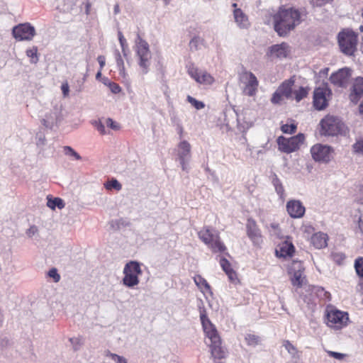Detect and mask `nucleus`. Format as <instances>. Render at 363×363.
I'll return each instance as SVG.
<instances>
[{
	"instance_id": "obj_26",
	"label": "nucleus",
	"mask_w": 363,
	"mask_h": 363,
	"mask_svg": "<svg viewBox=\"0 0 363 363\" xmlns=\"http://www.w3.org/2000/svg\"><path fill=\"white\" fill-rule=\"evenodd\" d=\"M191 145L186 140H183L178 145L179 159H190L191 158Z\"/></svg>"
},
{
	"instance_id": "obj_62",
	"label": "nucleus",
	"mask_w": 363,
	"mask_h": 363,
	"mask_svg": "<svg viewBox=\"0 0 363 363\" xmlns=\"http://www.w3.org/2000/svg\"><path fill=\"white\" fill-rule=\"evenodd\" d=\"M328 71H329L328 68H325V69L320 70V74L323 75V76L327 75L328 73Z\"/></svg>"
},
{
	"instance_id": "obj_3",
	"label": "nucleus",
	"mask_w": 363,
	"mask_h": 363,
	"mask_svg": "<svg viewBox=\"0 0 363 363\" xmlns=\"http://www.w3.org/2000/svg\"><path fill=\"white\" fill-rule=\"evenodd\" d=\"M135 50L138 65L143 74H147L150 66L151 52L149 49L148 43L144 40L139 35L135 40Z\"/></svg>"
},
{
	"instance_id": "obj_25",
	"label": "nucleus",
	"mask_w": 363,
	"mask_h": 363,
	"mask_svg": "<svg viewBox=\"0 0 363 363\" xmlns=\"http://www.w3.org/2000/svg\"><path fill=\"white\" fill-rule=\"evenodd\" d=\"M211 347V355L214 358L215 362L225 357L226 352L221 347V341L218 343L209 344Z\"/></svg>"
},
{
	"instance_id": "obj_5",
	"label": "nucleus",
	"mask_w": 363,
	"mask_h": 363,
	"mask_svg": "<svg viewBox=\"0 0 363 363\" xmlns=\"http://www.w3.org/2000/svg\"><path fill=\"white\" fill-rule=\"evenodd\" d=\"M326 319L327 325L337 330L347 325L349 315L346 312L330 308L327 309Z\"/></svg>"
},
{
	"instance_id": "obj_40",
	"label": "nucleus",
	"mask_w": 363,
	"mask_h": 363,
	"mask_svg": "<svg viewBox=\"0 0 363 363\" xmlns=\"http://www.w3.org/2000/svg\"><path fill=\"white\" fill-rule=\"evenodd\" d=\"M245 340L247 344L250 346H255L259 342V337L252 334L246 335Z\"/></svg>"
},
{
	"instance_id": "obj_49",
	"label": "nucleus",
	"mask_w": 363,
	"mask_h": 363,
	"mask_svg": "<svg viewBox=\"0 0 363 363\" xmlns=\"http://www.w3.org/2000/svg\"><path fill=\"white\" fill-rule=\"evenodd\" d=\"M281 129L284 133H293L296 129V125L295 124H284L281 126Z\"/></svg>"
},
{
	"instance_id": "obj_48",
	"label": "nucleus",
	"mask_w": 363,
	"mask_h": 363,
	"mask_svg": "<svg viewBox=\"0 0 363 363\" xmlns=\"http://www.w3.org/2000/svg\"><path fill=\"white\" fill-rule=\"evenodd\" d=\"M284 96L279 91V89L274 93L271 101L273 104H280Z\"/></svg>"
},
{
	"instance_id": "obj_43",
	"label": "nucleus",
	"mask_w": 363,
	"mask_h": 363,
	"mask_svg": "<svg viewBox=\"0 0 363 363\" xmlns=\"http://www.w3.org/2000/svg\"><path fill=\"white\" fill-rule=\"evenodd\" d=\"M187 101L194 106L197 110H200L204 108L205 105L202 101H197L196 99L191 96H187Z\"/></svg>"
},
{
	"instance_id": "obj_11",
	"label": "nucleus",
	"mask_w": 363,
	"mask_h": 363,
	"mask_svg": "<svg viewBox=\"0 0 363 363\" xmlns=\"http://www.w3.org/2000/svg\"><path fill=\"white\" fill-rule=\"evenodd\" d=\"M331 91L327 85H323L315 89L313 94V104L316 109L323 110L328 106V101Z\"/></svg>"
},
{
	"instance_id": "obj_58",
	"label": "nucleus",
	"mask_w": 363,
	"mask_h": 363,
	"mask_svg": "<svg viewBox=\"0 0 363 363\" xmlns=\"http://www.w3.org/2000/svg\"><path fill=\"white\" fill-rule=\"evenodd\" d=\"M358 227L360 231L363 233V211H361L359 220H358Z\"/></svg>"
},
{
	"instance_id": "obj_57",
	"label": "nucleus",
	"mask_w": 363,
	"mask_h": 363,
	"mask_svg": "<svg viewBox=\"0 0 363 363\" xmlns=\"http://www.w3.org/2000/svg\"><path fill=\"white\" fill-rule=\"evenodd\" d=\"M189 160H190V159L179 160L182 170L186 171V172L188 171Z\"/></svg>"
},
{
	"instance_id": "obj_20",
	"label": "nucleus",
	"mask_w": 363,
	"mask_h": 363,
	"mask_svg": "<svg viewBox=\"0 0 363 363\" xmlns=\"http://www.w3.org/2000/svg\"><path fill=\"white\" fill-rule=\"evenodd\" d=\"M294 252V246L291 241L285 240L280 243L276 249L277 257H291Z\"/></svg>"
},
{
	"instance_id": "obj_52",
	"label": "nucleus",
	"mask_w": 363,
	"mask_h": 363,
	"mask_svg": "<svg viewBox=\"0 0 363 363\" xmlns=\"http://www.w3.org/2000/svg\"><path fill=\"white\" fill-rule=\"evenodd\" d=\"M328 354H329L330 357H333L337 359H339V360L342 359L345 357V354L343 353H340V352H333V351H328Z\"/></svg>"
},
{
	"instance_id": "obj_2",
	"label": "nucleus",
	"mask_w": 363,
	"mask_h": 363,
	"mask_svg": "<svg viewBox=\"0 0 363 363\" xmlns=\"http://www.w3.org/2000/svg\"><path fill=\"white\" fill-rule=\"evenodd\" d=\"M199 239L211 250L213 252H223L226 250L221 242L219 233L210 227L203 228L199 233Z\"/></svg>"
},
{
	"instance_id": "obj_63",
	"label": "nucleus",
	"mask_w": 363,
	"mask_h": 363,
	"mask_svg": "<svg viewBox=\"0 0 363 363\" xmlns=\"http://www.w3.org/2000/svg\"><path fill=\"white\" fill-rule=\"evenodd\" d=\"M178 133L182 136L183 133V128L180 124H177Z\"/></svg>"
},
{
	"instance_id": "obj_8",
	"label": "nucleus",
	"mask_w": 363,
	"mask_h": 363,
	"mask_svg": "<svg viewBox=\"0 0 363 363\" xmlns=\"http://www.w3.org/2000/svg\"><path fill=\"white\" fill-rule=\"evenodd\" d=\"M320 125L323 133L328 135H336L344 130L345 124L337 117L328 116L322 119Z\"/></svg>"
},
{
	"instance_id": "obj_37",
	"label": "nucleus",
	"mask_w": 363,
	"mask_h": 363,
	"mask_svg": "<svg viewBox=\"0 0 363 363\" xmlns=\"http://www.w3.org/2000/svg\"><path fill=\"white\" fill-rule=\"evenodd\" d=\"M308 92L307 90L303 87H299L298 89L294 90V99L296 100V101H300L304 97L306 96Z\"/></svg>"
},
{
	"instance_id": "obj_7",
	"label": "nucleus",
	"mask_w": 363,
	"mask_h": 363,
	"mask_svg": "<svg viewBox=\"0 0 363 363\" xmlns=\"http://www.w3.org/2000/svg\"><path fill=\"white\" fill-rule=\"evenodd\" d=\"M305 136L302 133H299L296 136L290 138H286L280 136L277 139L279 149L286 153H291L299 149L300 146L303 143Z\"/></svg>"
},
{
	"instance_id": "obj_27",
	"label": "nucleus",
	"mask_w": 363,
	"mask_h": 363,
	"mask_svg": "<svg viewBox=\"0 0 363 363\" xmlns=\"http://www.w3.org/2000/svg\"><path fill=\"white\" fill-rule=\"evenodd\" d=\"M328 236L323 233H318L311 237V243L318 248L321 249L327 245Z\"/></svg>"
},
{
	"instance_id": "obj_24",
	"label": "nucleus",
	"mask_w": 363,
	"mask_h": 363,
	"mask_svg": "<svg viewBox=\"0 0 363 363\" xmlns=\"http://www.w3.org/2000/svg\"><path fill=\"white\" fill-rule=\"evenodd\" d=\"M220 264L223 270L228 275L230 281L233 283H235L238 281V277L235 272L231 268L230 263L225 258H220Z\"/></svg>"
},
{
	"instance_id": "obj_64",
	"label": "nucleus",
	"mask_w": 363,
	"mask_h": 363,
	"mask_svg": "<svg viewBox=\"0 0 363 363\" xmlns=\"http://www.w3.org/2000/svg\"><path fill=\"white\" fill-rule=\"evenodd\" d=\"M101 77V69L96 73V79H100Z\"/></svg>"
},
{
	"instance_id": "obj_16",
	"label": "nucleus",
	"mask_w": 363,
	"mask_h": 363,
	"mask_svg": "<svg viewBox=\"0 0 363 363\" xmlns=\"http://www.w3.org/2000/svg\"><path fill=\"white\" fill-rule=\"evenodd\" d=\"M61 107L55 106L50 112L47 113L43 118V124L45 127L52 128L60 120Z\"/></svg>"
},
{
	"instance_id": "obj_38",
	"label": "nucleus",
	"mask_w": 363,
	"mask_h": 363,
	"mask_svg": "<svg viewBox=\"0 0 363 363\" xmlns=\"http://www.w3.org/2000/svg\"><path fill=\"white\" fill-rule=\"evenodd\" d=\"M37 52H38L37 48H33L31 49L26 50V55L28 57L30 58L31 63L35 64L38 61Z\"/></svg>"
},
{
	"instance_id": "obj_21",
	"label": "nucleus",
	"mask_w": 363,
	"mask_h": 363,
	"mask_svg": "<svg viewBox=\"0 0 363 363\" xmlns=\"http://www.w3.org/2000/svg\"><path fill=\"white\" fill-rule=\"evenodd\" d=\"M233 17L237 26L240 29H247L250 27V23L248 17L240 9L233 10Z\"/></svg>"
},
{
	"instance_id": "obj_53",
	"label": "nucleus",
	"mask_w": 363,
	"mask_h": 363,
	"mask_svg": "<svg viewBox=\"0 0 363 363\" xmlns=\"http://www.w3.org/2000/svg\"><path fill=\"white\" fill-rule=\"evenodd\" d=\"M93 124L96 126V129L103 135L106 134L105 125L100 121H95Z\"/></svg>"
},
{
	"instance_id": "obj_47",
	"label": "nucleus",
	"mask_w": 363,
	"mask_h": 363,
	"mask_svg": "<svg viewBox=\"0 0 363 363\" xmlns=\"http://www.w3.org/2000/svg\"><path fill=\"white\" fill-rule=\"evenodd\" d=\"M331 256L334 262H335L338 264H342V262L344 261L345 258V255L342 252H333Z\"/></svg>"
},
{
	"instance_id": "obj_32",
	"label": "nucleus",
	"mask_w": 363,
	"mask_h": 363,
	"mask_svg": "<svg viewBox=\"0 0 363 363\" xmlns=\"http://www.w3.org/2000/svg\"><path fill=\"white\" fill-rule=\"evenodd\" d=\"M196 285L201 290L204 288L206 291H211L210 285L208 284L206 280L203 279L201 275H197L194 278Z\"/></svg>"
},
{
	"instance_id": "obj_56",
	"label": "nucleus",
	"mask_w": 363,
	"mask_h": 363,
	"mask_svg": "<svg viewBox=\"0 0 363 363\" xmlns=\"http://www.w3.org/2000/svg\"><path fill=\"white\" fill-rule=\"evenodd\" d=\"M61 89L65 97L69 96V87L67 82L63 83L61 86Z\"/></svg>"
},
{
	"instance_id": "obj_34",
	"label": "nucleus",
	"mask_w": 363,
	"mask_h": 363,
	"mask_svg": "<svg viewBox=\"0 0 363 363\" xmlns=\"http://www.w3.org/2000/svg\"><path fill=\"white\" fill-rule=\"evenodd\" d=\"M272 184L275 188L277 193L280 196V197H282L284 194V186H282L281 182H280L279 179L277 177L276 174H274L272 178Z\"/></svg>"
},
{
	"instance_id": "obj_54",
	"label": "nucleus",
	"mask_w": 363,
	"mask_h": 363,
	"mask_svg": "<svg viewBox=\"0 0 363 363\" xmlns=\"http://www.w3.org/2000/svg\"><path fill=\"white\" fill-rule=\"evenodd\" d=\"M111 92L118 94L121 91V87L116 83L111 82L108 84Z\"/></svg>"
},
{
	"instance_id": "obj_51",
	"label": "nucleus",
	"mask_w": 363,
	"mask_h": 363,
	"mask_svg": "<svg viewBox=\"0 0 363 363\" xmlns=\"http://www.w3.org/2000/svg\"><path fill=\"white\" fill-rule=\"evenodd\" d=\"M50 278H52L55 282H58L60 279V276L57 273V270L55 268H52L48 273Z\"/></svg>"
},
{
	"instance_id": "obj_45",
	"label": "nucleus",
	"mask_w": 363,
	"mask_h": 363,
	"mask_svg": "<svg viewBox=\"0 0 363 363\" xmlns=\"http://www.w3.org/2000/svg\"><path fill=\"white\" fill-rule=\"evenodd\" d=\"M352 147L354 152L363 155V138L357 140Z\"/></svg>"
},
{
	"instance_id": "obj_28",
	"label": "nucleus",
	"mask_w": 363,
	"mask_h": 363,
	"mask_svg": "<svg viewBox=\"0 0 363 363\" xmlns=\"http://www.w3.org/2000/svg\"><path fill=\"white\" fill-rule=\"evenodd\" d=\"M290 275L293 286L301 288L306 284V279L303 272L291 273Z\"/></svg>"
},
{
	"instance_id": "obj_29",
	"label": "nucleus",
	"mask_w": 363,
	"mask_h": 363,
	"mask_svg": "<svg viewBox=\"0 0 363 363\" xmlns=\"http://www.w3.org/2000/svg\"><path fill=\"white\" fill-rule=\"evenodd\" d=\"M114 55H115V58H116V65H117V67H118V69L119 71V74L121 77H123V78H125L127 76V74L125 72L124 62H123V60L122 59L121 55L118 50H116L115 51Z\"/></svg>"
},
{
	"instance_id": "obj_35",
	"label": "nucleus",
	"mask_w": 363,
	"mask_h": 363,
	"mask_svg": "<svg viewBox=\"0 0 363 363\" xmlns=\"http://www.w3.org/2000/svg\"><path fill=\"white\" fill-rule=\"evenodd\" d=\"M104 186L108 190H111V189H114L117 191H119L122 188V185L116 179H112L111 180L106 182L104 184Z\"/></svg>"
},
{
	"instance_id": "obj_12",
	"label": "nucleus",
	"mask_w": 363,
	"mask_h": 363,
	"mask_svg": "<svg viewBox=\"0 0 363 363\" xmlns=\"http://www.w3.org/2000/svg\"><path fill=\"white\" fill-rule=\"evenodd\" d=\"M200 318L206 337L210 340V344L221 341L215 326L207 318L204 311L200 313Z\"/></svg>"
},
{
	"instance_id": "obj_31",
	"label": "nucleus",
	"mask_w": 363,
	"mask_h": 363,
	"mask_svg": "<svg viewBox=\"0 0 363 363\" xmlns=\"http://www.w3.org/2000/svg\"><path fill=\"white\" fill-rule=\"evenodd\" d=\"M203 39L200 37L195 36L189 42V48L191 51H197L201 49L203 45Z\"/></svg>"
},
{
	"instance_id": "obj_17",
	"label": "nucleus",
	"mask_w": 363,
	"mask_h": 363,
	"mask_svg": "<svg viewBox=\"0 0 363 363\" xmlns=\"http://www.w3.org/2000/svg\"><path fill=\"white\" fill-rule=\"evenodd\" d=\"M286 210L288 213L292 218H301L305 213V208L302 203L297 200H291L288 201L286 204Z\"/></svg>"
},
{
	"instance_id": "obj_4",
	"label": "nucleus",
	"mask_w": 363,
	"mask_h": 363,
	"mask_svg": "<svg viewBox=\"0 0 363 363\" xmlns=\"http://www.w3.org/2000/svg\"><path fill=\"white\" fill-rule=\"evenodd\" d=\"M341 51L347 55H353L357 51V35L351 30H344L338 35Z\"/></svg>"
},
{
	"instance_id": "obj_19",
	"label": "nucleus",
	"mask_w": 363,
	"mask_h": 363,
	"mask_svg": "<svg viewBox=\"0 0 363 363\" xmlns=\"http://www.w3.org/2000/svg\"><path fill=\"white\" fill-rule=\"evenodd\" d=\"M247 234L253 243L259 244L260 242L261 233L256 223L253 220L248 219L247 220Z\"/></svg>"
},
{
	"instance_id": "obj_46",
	"label": "nucleus",
	"mask_w": 363,
	"mask_h": 363,
	"mask_svg": "<svg viewBox=\"0 0 363 363\" xmlns=\"http://www.w3.org/2000/svg\"><path fill=\"white\" fill-rule=\"evenodd\" d=\"M106 356L110 357L116 363H128L125 358L116 354L108 352Z\"/></svg>"
},
{
	"instance_id": "obj_60",
	"label": "nucleus",
	"mask_w": 363,
	"mask_h": 363,
	"mask_svg": "<svg viewBox=\"0 0 363 363\" xmlns=\"http://www.w3.org/2000/svg\"><path fill=\"white\" fill-rule=\"evenodd\" d=\"M45 138H44V137H43L42 135H40V136L38 137V142H37V145H38V146L45 145Z\"/></svg>"
},
{
	"instance_id": "obj_15",
	"label": "nucleus",
	"mask_w": 363,
	"mask_h": 363,
	"mask_svg": "<svg viewBox=\"0 0 363 363\" xmlns=\"http://www.w3.org/2000/svg\"><path fill=\"white\" fill-rule=\"evenodd\" d=\"M291 52V49L287 43H282L271 46L267 54L272 58L283 59L287 57Z\"/></svg>"
},
{
	"instance_id": "obj_44",
	"label": "nucleus",
	"mask_w": 363,
	"mask_h": 363,
	"mask_svg": "<svg viewBox=\"0 0 363 363\" xmlns=\"http://www.w3.org/2000/svg\"><path fill=\"white\" fill-rule=\"evenodd\" d=\"M269 230L272 236L279 238L281 235V230L278 224L271 223Z\"/></svg>"
},
{
	"instance_id": "obj_33",
	"label": "nucleus",
	"mask_w": 363,
	"mask_h": 363,
	"mask_svg": "<svg viewBox=\"0 0 363 363\" xmlns=\"http://www.w3.org/2000/svg\"><path fill=\"white\" fill-rule=\"evenodd\" d=\"M353 93L355 96H360L363 93V78L356 79L353 85Z\"/></svg>"
},
{
	"instance_id": "obj_41",
	"label": "nucleus",
	"mask_w": 363,
	"mask_h": 363,
	"mask_svg": "<svg viewBox=\"0 0 363 363\" xmlns=\"http://www.w3.org/2000/svg\"><path fill=\"white\" fill-rule=\"evenodd\" d=\"M118 40H119V42H120V45L121 46L122 52H123V55L125 57H126V55H127L126 50L128 48V45H127V43H126V40L125 39L123 33L121 31H118Z\"/></svg>"
},
{
	"instance_id": "obj_6",
	"label": "nucleus",
	"mask_w": 363,
	"mask_h": 363,
	"mask_svg": "<svg viewBox=\"0 0 363 363\" xmlns=\"http://www.w3.org/2000/svg\"><path fill=\"white\" fill-rule=\"evenodd\" d=\"M122 283L127 287L133 288L139 284V275L142 274L140 265L137 262L127 263L123 269Z\"/></svg>"
},
{
	"instance_id": "obj_18",
	"label": "nucleus",
	"mask_w": 363,
	"mask_h": 363,
	"mask_svg": "<svg viewBox=\"0 0 363 363\" xmlns=\"http://www.w3.org/2000/svg\"><path fill=\"white\" fill-rule=\"evenodd\" d=\"M350 76L351 69L345 67L333 73L330 77V81L333 84L341 86L348 80Z\"/></svg>"
},
{
	"instance_id": "obj_22",
	"label": "nucleus",
	"mask_w": 363,
	"mask_h": 363,
	"mask_svg": "<svg viewBox=\"0 0 363 363\" xmlns=\"http://www.w3.org/2000/svg\"><path fill=\"white\" fill-rule=\"evenodd\" d=\"M294 80L290 79L284 82L279 87V91L283 94V96L289 99H294Z\"/></svg>"
},
{
	"instance_id": "obj_50",
	"label": "nucleus",
	"mask_w": 363,
	"mask_h": 363,
	"mask_svg": "<svg viewBox=\"0 0 363 363\" xmlns=\"http://www.w3.org/2000/svg\"><path fill=\"white\" fill-rule=\"evenodd\" d=\"M26 235L28 238H32L36 235H38V229L35 225L30 226L26 230Z\"/></svg>"
},
{
	"instance_id": "obj_10",
	"label": "nucleus",
	"mask_w": 363,
	"mask_h": 363,
	"mask_svg": "<svg viewBox=\"0 0 363 363\" xmlns=\"http://www.w3.org/2000/svg\"><path fill=\"white\" fill-rule=\"evenodd\" d=\"M188 74L196 83L201 85H211L215 82L213 77L206 70L201 69L193 64L186 66Z\"/></svg>"
},
{
	"instance_id": "obj_39",
	"label": "nucleus",
	"mask_w": 363,
	"mask_h": 363,
	"mask_svg": "<svg viewBox=\"0 0 363 363\" xmlns=\"http://www.w3.org/2000/svg\"><path fill=\"white\" fill-rule=\"evenodd\" d=\"M354 268L357 274L363 277V257H359L356 259L354 262Z\"/></svg>"
},
{
	"instance_id": "obj_9",
	"label": "nucleus",
	"mask_w": 363,
	"mask_h": 363,
	"mask_svg": "<svg viewBox=\"0 0 363 363\" xmlns=\"http://www.w3.org/2000/svg\"><path fill=\"white\" fill-rule=\"evenodd\" d=\"M240 81L245 95L253 96L256 94L259 82L254 74L245 72L240 75Z\"/></svg>"
},
{
	"instance_id": "obj_30",
	"label": "nucleus",
	"mask_w": 363,
	"mask_h": 363,
	"mask_svg": "<svg viewBox=\"0 0 363 363\" xmlns=\"http://www.w3.org/2000/svg\"><path fill=\"white\" fill-rule=\"evenodd\" d=\"M47 206L51 209H55L57 207L59 209H62L65 207V203L60 198H49L48 197Z\"/></svg>"
},
{
	"instance_id": "obj_36",
	"label": "nucleus",
	"mask_w": 363,
	"mask_h": 363,
	"mask_svg": "<svg viewBox=\"0 0 363 363\" xmlns=\"http://www.w3.org/2000/svg\"><path fill=\"white\" fill-rule=\"evenodd\" d=\"M303 271L304 267L302 262L300 261H293L289 269V274Z\"/></svg>"
},
{
	"instance_id": "obj_59",
	"label": "nucleus",
	"mask_w": 363,
	"mask_h": 363,
	"mask_svg": "<svg viewBox=\"0 0 363 363\" xmlns=\"http://www.w3.org/2000/svg\"><path fill=\"white\" fill-rule=\"evenodd\" d=\"M98 62L100 65V69H102L103 67L105 66V57L104 55H99L97 57Z\"/></svg>"
},
{
	"instance_id": "obj_61",
	"label": "nucleus",
	"mask_w": 363,
	"mask_h": 363,
	"mask_svg": "<svg viewBox=\"0 0 363 363\" xmlns=\"http://www.w3.org/2000/svg\"><path fill=\"white\" fill-rule=\"evenodd\" d=\"M113 11L115 14H118L120 13V8L118 4H116L114 6Z\"/></svg>"
},
{
	"instance_id": "obj_1",
	"label": "nucleus",
	"mask_w": 363,
	"mask_h": 363,
	"mask_svg": "<svg viewBox=\"0 0 363 363\" xmlns=\"http://www.w3.org/2000/svg\"><path fill=\"white\" fill-rule=\"evenodd\" d=\"M304 16L303 11L298 9L281 8L274 16V30L280 36H284L301 23Z\"/></svg>"
},
{
	"instance_id": "obj_55",
	"label": "nucleus",
	"mask_w": 363,
	"mask_h": 363,
	"mask_svg": "<svg viewBox=\"0 0 363 363\" xmlns=\"http://www.w3.org/2000/svg\"><path fill=\"white\" fill-rule=\"evenodd\" d=\"M106 125L113 130L118 129V125L111 118L106 119Z\"/></svg>"
},
{
	"instance_id": "obj_42",
	"label": "nucleus",
	"mask_w": 363,
	"mask_h": 363,
	"mask_svg": "<svg viewBox=\"0 0 363 363\" xmlns=\"http://www.w3.org/2000/svg\"><path fill=\"white\" fill-rule=\"evenodd\" d=\"M64 152L66 155L74 157L76 160H81V156L71 147L65 146Z\"/></svg>"
},
{
	"instance_id": "obj_13",
	"label": "nucleus",
	"mask_w": 363,
	"mask_h": 363,
	"mask_svg": "<svg viewBox=\"0 0 363 363\" xmlns=\"http://www.w3.org/2000/svg\"><path fill=\"white\" fill-rule=\"evenodd\" d=\"M13 37L18 40H30L35 35V30L29 23L20 24L13 28Z\"/></svg>"
},
{
	"instance_id": "obj_14",
	"label": "nucleus",
	"mask_w": 363,
	"mask_h": 363,
	"mask_svg": "<svg viewBox=\"0 0 363 363\" xmlns=\"http://www.w3.org/2000/svg\"><path fill=\"white\" fill-rule=\"evenodd\" d=\"M331 148L328 145L316 144L311 149V153L314 160L328 162L331 159Z\"/></svg>"
},
{
	"instance_id": "obj_23",
	"label": "nucleus",
	"mask_w": 363,
	"mask_h": 363,
	"mask_svg": "<svg viewBox=\"0 0 363 363\" xmlns=\"http://www.w3.org/2000/svg\"><path fill=\"white\" fill-rule=\"evenodd\" d=\"M282 345L286 349V350L289 352V354L291 355L294 363H297L301 359V352L299 351L289 340H284L283 342Z\"/></svg>"
}]
</instances>
